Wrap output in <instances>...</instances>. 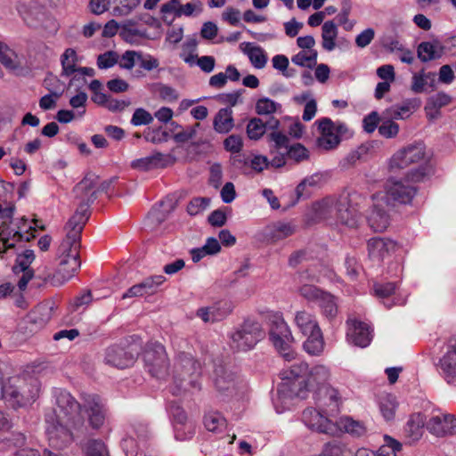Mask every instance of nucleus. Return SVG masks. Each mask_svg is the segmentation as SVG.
Returning <instances> with one entry per match:
<instances>
[{
	"label": "nucleus",
	"mask_w": 456,
	"mask_h": 456,
	"mask_svg": "<svg viewBox=\"0 0 456 456\" xmlns=\"http://www.w3.org/2000/svg\"><path fill=\"white\" fill-rule=\"evenodd\" d=\"M84 226L70 224L64 226L65 236L55 248V270L52 277L53 286H61L69 281L80 269L81 233Z\"/></svg>",
	"instance_id": "1"
},
{
	"label": "nucleus",
	"mask_w": 456,
	"mask_h": 456,
	"mask_svg": "<svg viewBox=\"0 0 456 456\" xmlns=\"http://www.w3.org/2000/svg\"><path fill=\"white\" fill-rule=\"evenodd\" d=\"M330 376V370L324 365L314 366L309 370L307 363L300 362L282 370V382L278 391L305 399L310 392L326 385Z\"/></svg>",
	"instance_id": "2"
},
{
	"label": "nucleus",
	"mask_w": 456,
	"mask_h": 456,
	"mask_svg": "<svg viewBox=\"0 0 456 456\" xmlns=\"http://www.w3.org/2000/svg\"><path fill=\"white\" fill-rule=\"evenodd\" d=\"M173 383L170 391L175 395L185 392L199 390L200 363L190 353L179 352L175 357L173 366Z\"/></svg>",
	"instance_id": "3"
},
{
	"label": "nucleus",
	"mask_w": 456,
	"mask_h": 456,
	"mask_svg": "<svg viewBox=\"0 0 456 456\" xmlns=\"http://www.w3.org/2000/svg\"><path fill=\"white\" fill-rule=\"evenodd\" d=\"M427 168L419 167L409 171L403 179H389L386 183V200L387 203L409 204L416 194L417 189L411 183L422 181Z\"/></svg>",
	"instance_id": "4"
},
{
	"label": "nucleus",
	"mask_w": 456,
	"mask_h": 456,
	"mask_svg": "<svg viewBox=\"0 0 456 456\" xmlns=\"http://www.w3.org/2000/svg\"><path fill=\"white\" fill-rule=\"evenodd\" d=\"M97 180L98 176L96 175L88 173L84 179L74 187L73 192L75 198L79 202L76 212L67 223L85 226L90 216L89 207L96 199V190L94 187L97 183Z\"/></svg>",
	"instance_id": "5"
},
{
	"label": "nucleus",
	"mask_w": 456,
	"mask_h": 456,
	"mask_svg": "<svg viewBox=\"0 0 456 456\" xmlns=\"http://www.w3.org/2000/svg\"><path fill=\"white\" fill-rule=\"evenodd\" d=\"M269 322V338L273 346L286 361L293 360L296 353L291 349L293 337L289 325L280 314L272 315Z\"/></svg>",
	"instance_id": "6"
},
{
	"label": "nucleus",
	"mask_w": 456,
	"mask_h": 456,
	"mask_svg": "<svg viewBox=\"0 0 456 456\" xmlns=\"http://www.w3.org/2000/svg\"><path fill=\"white\" fill-rule=\"evenodd\" d=\"M362 196L355 191L341 194L336 204L338 222L350 229H356L362 222Z\"/></svg>",
	"instance_id": "7"
},
{
	"label": "nucleus",
	"mask_w": 456,
	"mask_h": 456,
	"mask_svg": "<svg viewBox=\"0 0 456 456\" xmlns=\"http://www.w3.org/2000/svg\"><path fill=\"white\" fill-rule=\"evenodd\" d=\"M263 338L260 324L247 320L230 334V347L236 352H247L253 349Z\"/></svg>",
	"instance_id": "8"
},
{
	"label": "nucleus",
	"mask_w": 456,
	"mask_h": 456,
	"mask_svg": "<svg viewBox=\"0 0 456 456\" xmlns=\"http://www.w3.org/2000/svg\"><path fill=\"white\" fill-rule=\"evenodd\" d=\"M46 436L50 446L55 449L62 450L73 441V434L68 428L72 421L54 419L53 415H47Z\"/></svg>",
	"instance_id": "9"
},
{
	"label": "nucleus",
	"mask_w": 456,
	"mask_h": 456,
	"mask_svg": "<svg viewBox=\"0 0 456 456\" xmlns=\"http://www.w3.org/2000/svg\"><path fill=\"white\" fill-rule=\"evenodd\" d=\"M426 161V148L422 142H414L396 151L389 161L392 171L403 169L412 164Z\"/></svg>",
	"instance_id": "10"
},
{
	"label": "nucleus",
	"mask_w": 456,
	"mask_h": 456,
	"mask_svg": "<svg viewBox=\"0 0 456 456\" xmlns=\"http://www.w3.org/2000/svg\"><path fill=\"white\" fill-rule=\"evenodd\" d=\"M143 361L148 372L157 379H163L167 374L168 358L161 344L149 346L143 353Z\"/></svg>",
	"instance_id": "11"
},
{
	"label": "nucleus",
	"mask_w": 456,
	"mask_h": 456,
	"mask_svg": "<svg viewBox=\"0 0 456 456\" xmlns=\"http://www.w3.org/2000/svg\"><path fill=\"white\" fill-rule=\"evenodd\" d=\"M12 272L15 275L22 274L17 283V289H14L12 294L13 304L16 307L26 309L28 304L23 292L28 283V249L17 256Z\"/></svg>",
	"instance_id": "12"
},
{
	"label": "nucleus",
	"mask_w": 456,
	"mask_h": 456,
	"mask_svg": "<svg viewBox=\"0 0 456 456\" xmlns=\"http://www.w3.org/2000/svg\"><path fill=\"white\" fill-rule=\"evenodd\" d=\"M54 397L56 408L51 415H53L54 419H57L73 421L78 414L80 404L69 392L63 389H56Z\"/></svg>",
	"instance_id": "13"
},
{
	"label": "nucleus",
	"mask_w": 456,
	"mask_h": 456,
	"mask_svg": "<svg viewBox=\"0 0 456 456\" xmlns=\"http://www.w3.org/2000/svg\"><path fill=\"white\" fill-rule=\"evenodd\" d=\"M437 367L445 382L456 387V337L448 340Z\"/></svg>",
	"instance_id": "14"
},
{
	"label": "nucleus",
	"mask_w": 456,
	"mask_h": 456,
	"mask_svg": "<svg viewBox=\"0 0 456 456\" xmlns=\"http://www.w3.org/2000/svg\"><path fill=\"white\" fill-rule=\"evenodd\" d=\"M302 420L309 429L318 433L334 435L338 431L336 424L321 411L314 408L304 410Z\"/></svg>",
	"instance_id": "15"
},
{
	"label": "nucleus",
	"mask_w": 456,
	"mask_h": 456,
	"mask_svg": "<svg viewBox=\"0 0 456 456\" xmlns=\"http://www.w3.org/2000/svg\"><path fill=\"white\" fill-rule=\"evenodd\" d=\"M203 11V4L200 0H191L182 4L180 0H169L162 4L160 12L167 20V14H173L175 18L197 16Z\"/></svg>",
	"instance_id": "16"
},
{
	"label": "nucleus",
	"mask_w": 456,
	"mask_h": 456,
	"mask_svg": "<svg viewBox=\"0 0 456 456\" xmlns=\"http://www.w3.org/2000/svg\"><path fill=\"white\" fill-rule=\"evenodd\" d=\"M176 158L172 154L155 152L151 156L134 159L131 167L139 171H150L156 168H165L175 163Z\"/></svg>",
	"instance_id": "17"
},
{
	"label": "nucleus",
	"mask_w": 456,
	"mask_h": 456,
	"mask_svg": "<svg viewBox=\"0 0 456 456\" xmlns=\"http://www.w3.org/2000/svg\"><path fill=\"white\" fill-rule=\"evenodd\" d=\"M45 223L34 216L30 218V245L36 247L39 253H47L53 243V237L51 234L44 233L41 232L45 231Z\"/></svg>",
	"instance_id": "18"
},
{
	"label": "nucleus",
	"mask_w": 456,
	"mask_h": 456,
	"mask_svg": "<svg viewBox=\"0 0 456 456\" xmlns=\"http://www.w3.org/2000/svg\"><path fill=\"white\" fill-rule=\"evenodd\" d=\"M315 124L318 125L321 133L317 139L318 147L325 151L335 149L340 143V138L335 133V123L330 118H322Z\"/></svg>",
	"instance_id": "19"
},
{
	"label": "nucleus",
	"mask_w": 456,
	"mask_h": 456,
	"mask_svg": "<svg viewBox=\"0 0 456 456\" xmlns=\"http://www.w3.org/2000/svg\"><path fill=\"white\" fill-rule=\"evenodd\" d=\"M135 359L136 354L117 345L108 347L104 355V362L107 364L119 369L131 367Z\"/></svg>",
	"instance_id": "20"
},
{
	"label": "nucleus",
	"mask_w": 456,
	"mask_h": 456,
	"mask_svg": "<svg viewBox=\"0 0 456 456\" xmlns=\"http://www.w3.org/2000/svg\"><path fill=\"white\" fill-rule=\"evenodd\" d=\"M84 407L88 414L90 425L94 428H101L106 416V409L102 399L96 395H86L84 397Z\"/></svg>",
	"instance_id": "21"
},
{
	"label": "nucleus",
	"mask_w": 456,
	"mask_h": 456,
	"mask_svg": "<svg viewBox=\"0 0 456 456\" xmlns=\"http://www.w3.org/2000/svg\"><path fill=\"white\" fill-rule=\"evenodd\" d=\"M427 429L436 436L456 433V419L450 414L433 416L427 423Z\"/></svg>",
	"instance_id": "22"
},
{
	"label": "nucleus",
	"mask_w": 456,
	"mask_h": 456,
	"mask_svg": "<svg viewBox=\"0 0 456 456\" xmlns=\"http://www.w3.org/2000/svg\"><path fill=\"white\" fill-rule=\"evenodd\" d=\"M29 257L30 265L33 264V266L30 267V281H32V286L41 288L47 281L52 283L53 273H51L48 265L42 261H37V255L34 250L30 249Z\"/></svg>",
	"instance_id": "23"
},
{
	"label": "nucleus",
	"mask_w": 456,
	"mask_h": 456,
	"mask_svg": "<svg viewBox=\"0 0 456 456\" xmlns=\"http://www.w3.org/2000/svg\"><path fill=\"white\" fill-rule=\"evenodd\" d=\"M347 333L348 339L355 346L366 347L370 340V332L367 324L357 321H347Z\"/></svg>",
	"instance_id": "24"
},
{
	"label": "nucleus",
	"mask_w": 456,
	"mask_h": 456,
	"mask_svg": "<svg viewBox=\"0 0 456 456\" xmlns=\"http://www.w3.org/2000/svg\"><path fill=\"white\" fill-rule=\"evenodd\" d=\"M452 96L444 92H438L428 98L425 105L426 116L430 121L438 119L441 117L440 109L452 102Z\"/></svg>",
	"instance_id": "25"
},
{
	"label": "nucleus",
	"mask_w": 456,
	"mask_h": 456,
	"mask_svg": "<svg viewBox=\"0 0 456 456\" xmlns=\"http://www.w3.org/2000/svg\"><path fill=\"white\" fill-rule=\"evenodd\" d=\"M370 256L378 260L383 259L390 252L395 251L397 245L388 239L372 238L367 243Z\"/></svg>",
	"instance_id": "26"
},
{
	"label": "nucleus",
	"mask_w": 456,
	"mask_h": 456,
	"mask_svg": "<svg viewBox=\"0 0 456 456\" xmlns=\"http://www.w3.org/2000/svg\"><path fill=\"white\" fill-rule=\"evenodd\" d=\"M419 106V99H407L400 104L387 109L384 114L387 118L404 119L409 118Z\"/></svg>",
	"instance_id": "27"
},
{
	"label": "nucleus",
	"mask_w": 456,
	"mask_h": 456,
	"mask_svg": "<svg viewBox=\"0 0 456 456\" xmlns=\"http://www.w3.org/2000/svg\"><path fill=\"white\" fill-rule=\"evenodd\" d=\"M296 232V226L288 222H276L273 223L265 229V237L272 242H276L284 240Z\"/></svg>",
	"instance_id": "28"
},
{
	"label": "nucleus",
	"mask_w": 456,
	"mask_h": 456,
	"mask_svg": "<svg viewBox=\"0 0 456 456\" xmlns=\"http://www.w3.org/2000/svg\"><path fill=\"white\" fill-rule=\"evenodd\" d=\"M367 220L370 227L376 232L386 231L390 224V216L380 203L374 204Z\"/></svg>",
	"instance_id": "29"
},
{
	"label": "nucleus",
	"mask_w": 456,
	"mask_h": 456,
	"mask_svg": "<svg viewBox=\"0 0 456 456\" xmlns=\"http://www.w3.org/2000/svg\"><path fill=\"white\" fill-rule=\"evenodd\" d=\"M444 51L443 44L437 40L421 42L417 48L418 58L422 62H428L439 59Z\"/></svg>",
	"instance_id": "30"
},
{
	"label": "nucleus",
	"mask_w": 456,
	"mask_h": 456,
	"mask_svg": "<svg viewBox=\"0 0 456 456\" xmlns=\"http://www.w3.org/2000/svg\"><path fill=\"white\" fill-rule=\"evenodd\" d=\"M294 322L304 336L321 330L316 316L306 310L297 311Z\"/></svg>",
	"instance_id": "31"
},
{
	"label": "nucleus",
	"mask_w": 456,
	"mask_h": 456,
	"mask_svg": "<svg viewBox=\"0 0 456 456\" xmlns=\"http://www.w3.org/2000/svg\"><path fill=\"white\" fill-rule=\"evenodd\" d=\"M375 295L383 299V304L391 308L395 305H403L404 301L395 295L396 284L394 282L377 283L373 287Z\"/></svg>",
	"instance_id": "32"
},
{
	"label": "nucleus",
	"mask_w": 456,
	"mask_h": 456,
	"mask_svg": "<svg viewBox=\"0 0 456 456\" xmlns=\"http://www.w3.org/2000/svg\"><path fill=\"white\" fill-rule=\"evenodd\" d=\"M425 417L421 413H413L410 416L404 427V436L410 443L419 441L425 427Z\"/></svg>",
	"instance_id": "33"
},
{
	"label": "nucleus",
	"mask_w": 456,
	"mask_h": 456,
	"mask_svg": "<svg viewBox=\"0 0 456 456\" xmlns=\"http://www.w3.org/2000/svg\"><path fill=\"white\" fill-rule=\"evenodd\" d=\"M0 61L15 75L21 73V60L20 57L8 45L0 42Z\"/></svg>",
	"instance_id": "34"
},
{
	"label": "nucleus",
	"mask_w": 456,
	"mask_h": 456,
	"mask_svg": "<svg viewBox=\"0 0 456 456\" xmlns=\"http://www.w3.org/2000/svg\"><path fill=\"white\" fill-rule=\"evenodd\" d=\"M229 313L230 311L224 308L221 303H216L209 306L199 308L196 315L204 322H215L225 318Z\"/></svg>",
	"instance_id": "35"
},
{
	"label": "nucleus",
	"mask_w": 456,
	"mask_h": 456,
	"mask_svg": "<svg viewBox=\"0 0 456 456\" xmlns=\"http://www.w3.org/2000/svg\"><path fill=\"white\" fill-rule=\"evenodd\" d=\"M232 113V110L229 107L218 110L213 121V126L216 132L227 134L233 128L234 120Z\"/></svg>",
	"instance_id": "36"
},
{
	"label": "nucleus",
	"mask_w": 456,
	"mask_h": 456,
	"mask_svg": "<svg viewBox=\"0 0 456 456\" xmlns=\"http://www.w3.org/2000/svg\"><path fill=\"white\" fill-rule=\"evenodd\" d=\"M53 311V303L50 301L38 304L30 315V324L40 329L44 327L46 322L51 319Z\"/></svg>",
	"instance_id": "37"
},
{
	"label": "nucleus",
	"mask_w": 456,
	"mask_h": 456,
	"mask_svg": "<svg viewBox=\"0 0 456 456\" xmlns=\"http://www.w3.org/2000/svg\"><path fill=\"white\" fill-rule=\"evenodd\" d=\"M338 34L337 25L332 20L325 21L322 27V45L328 52H331L336 47V38Z\"/></svg>",
	"instance_id": "38"
},
{
	"label": "nucleus",
	"mask_w": 456,
	"mask_h": 456,
	"mask_svg": "<svg viewBox=\"0 0 456 456\" xmlns=\"http://www.w3.org/2000/svg\"><path fill=\"white\" fill-rule=\"evenodd\" d=\"M243 52L248 55L250 63L256 69H263L267 63V55L260 46H255L251 43L245 44Z\"/></svg>",
	"instance_id": "39"
},
{
	"label": "nucleus",
	"mask_w": 456,
	"mask_h": 456,
	"mask_svg": "<svg viewBox=\"0 0 456 456\" xmlns=\"http://www.w3.org/2000/svg\"><path fill=\"white\" fill-rule=\"evenodd\" d=\"M307 338L303 344L305 351L311 355H319L324 348L322 330L305 335Z\"/></svg>",
	"instance_id": "40"
},
{
	"label": "nucleus",
	"mask_w": 456,
	"mask_h": 456,
	"mask_svg": "<svg viewBox=\"0 0 456 456\" xmlns=\"http://www.w3.org/2000/svg\"><path fill=\"white\" fill-rule=\"evenodd\" d=\"M204 425L210 432H222L226 428V419L217 411H211L205 415Z\"/></svg>",
	"instance_id": "41"
},
{
	"label": "nucleus",
	"mask_w": 456,
	"mask_h": 456,
	"mask_svg": "<svg viewBox=\"0 0 456 456\" xmlns=\"http://www.w3.org/2000/svg\"><path fill=\"white\" fill-rule=\"evenodd\" d=\"M77 55L74 49L68 48L65 50L61 58L62 67V76L69 77L77 71L76 63Z\"/></svg>",
	"instance_id": "42"
},
{
	"label": "nucleus",
	"mask_w": 456,
	"mask_h": 456,
	"mask_svg": "<svg viewBox=\"0 0 456 456\" xmlns=\"http://www.w3.org/2000/svg\"><path fill=\"white\" fill-rule=\"evenodd\" d=\"M318 305L324 316L329 319L334 318L338 314V304L334 296L325 292L318 302Z\"/></svg>",
	"instance_id": "43"
},
{
	"label": "nucleus",
	"mask_w": 456,
	"mask_h": 456,
	"mask_svg": "<svg viewBox=\"0 0 456 456\" xmlns=\"http://www.w3.org/2000/svg\"><path fill=\"white\" fill-rule=\"evenodd\" d=\"M93 301V295L90 289L83 290L76 296L69 304L70 312H84Z\"/></svg>",
	"instance_id": "44"
},
{
	"label": "nucleus",
	"mask_w": 456,
	"mask_h": 456,
	"mask_svg": "<svg viewBox=\"0 0 456 456\" xmlns=\"http://www.w3.org/2000/svg\"><path fill=\"white\" fill-rule=\"evenodd\" d=\"M85 456H110L106 444L100 439H90L83 446Z\"/></svg>",
	"instance_id": "45"
},
{
	"label": "nucleus",
	"mask_w": 456,
	"mask_h": 456,
	"mask_svg": "<svg viewBox=\"0 0 456 456\" xmlns=\"http://www.w3.org/2000/svg\"><path fill=\"white\" fill-rule=\"evenodd\" d=\"M396 407L395 397L392 395H386L380 397L379 410L386 420L389 421L395 418Z\"/></svg>",
	"instance_id": "46"
},
{
	"label": "nucleus",
	"mask_w": 456,
	"mask_h": 456,
	"mask_svg": "<svg viewBox=\"0 0 456 456\" xmlns=\"http://www.w3.org/2000/svg\"><path fill=\"white\" fill-rule=\"evenodd\" d=\"M114 16H126L140 4V0H110Z\"/></svg>",
	"instance_id": "47"
},
{
	"label": "nucleus",
	"mask_w": 456,
	"mask_h": 456,
	"mask_svg": "<svg viewBox=\"0 0 456 456\" xmlns=\"http://www.w3.org/2000/svg\"><path fill=\"white\" fill-rule=\"evenodd\" d=\"M143 138L146 142L159 144L168 141L169 134L162 126L147 127L143 132Z\"/></svg>",
	"instance_id": "48"
},
{
	"label": "nucleus",
	"mask_w": 456,
	"mask_h": 456,
	"mask_svg": "<svg viewBox=\"0 0 456 456\" xmlns=\"http://www.w3.org/2000/svg\"><path fill=\"white\" fill-rule=\"evenodd\" d=\"M291 61L300 67L313 68L317 62V51H300L291 59Z\"/></svg>",
	"instance_id": "49"
},
{
	"label": "nucleus",
	"mask_w": 456,
	"mask_h": 456,
	"mask_svg": "<svg viewBox=\"0 0 456 456\" xmlns=\"http://www.w3.org/2000/svg\"><path fill=\"white\" fill-rule=\"evenodd\" d=\"M215 386L219 392H225L234 389V378L232 373H227L224 370H216Z\"/></svg>",
	"instance_id": "50"
},
{
	"label": "nucleus",
	"mask_w": 456,
	"mask_h": 456,
	"mask_svg": "<svg viewBox=\"0 0 456 456\" xmlns=\"http://www.w3.org/2000/svg\"><path fill=\"white\" fill-rule=\"evenodd\" d=\"M339 424L346 432L353 436H361L366 432V428L362 422L354 420L350 417L341 418Z\"/></svg>",
	"instance_id": "51"
},
{
	"label": "nucleus",
	"mask_w": 456,
	"mask_h": 456,
	"mask_svg": "<svg viewBox=\"0 0 456 456\" xmlns=\"http://www.w3.org/2000/svg\"><path fill=\"white\" fill-rule=\"evenodd\" d=\"M281 108V105L270 98L263 97L256 103V112L258 115H271Z\"/></svg>",
	"instance_id": "52"
},
{
	"label": "nucleus",
	"mask_w": 456,
	"mask_h": 456,
	"mask_svg": "<svg viewBox=\"0 0 456 456\" xmlns=\"http://www.w3.org/2000/svg\"><path fill=\"white\" fill-rule=\"evenodd\" d=\"M175 437L179 441H185L192 438L195 434V424L191 422H186L179 424H174Z\"/></svg>",
	"instance_id": "53"
},
{
	"label": "nucleus",
	"mask_w": 456,
	"mask_h": 456,
	"mask_svg": "<svg viewBox=\"0 0 456 456\" xmlns=\"http://www.w3.org/2000/svg\"><path fill=\"white\" fill-rule=\"evenodd\" d=\"M384 440L385 443L379 447L377 456H396L402 449V444L388 436H385Z\"/></svg>",
	"instance_id": "54"
},
{
	"label": "nucleus",
	"mask_w": 456,
	"mask_h": 456,
	"mask_svg": "<svg viewBox=\"0 0 456 456\" xmlns=\"http://www.w3.org/2000/svg\"><path fill=\"white\" fill-rule=\"evenodd\" d=\"M299 295L308 302L318 303L325 291L314 285L304 284L298 289Z\"/></svg>",
	"instance_id": "55"
},
{
	"label": "nucleus",
	"mask_w": 456,
	"mask_h": 456,
	"mask_svg": "<svg viewBox=\"0 0 456 456\" xmlns=\"http://www.w3.org/2000/svg\"><path fill=\"white\" fill-rule=\"evenodd\" d=\"M119 35L125 41L132 43L137 37H143L145 32L138 29L133 22L128 21L121 26Z\"/></svg>",
	"instance_id": "56"
},
{
	"label": "nucleus",
	"mask_w": 456,
	"mask_h": 456,
	"mask_svg": "<svg viewBox=\"0 0 456 456\" xmlns=\"http://www.w3.org/2000/svg\"><path fill=\"white\" fill-rule=\"evenodd\" d=\"M265 133L264 121L261 118H254L247 125V134L251 140L260 139Z\"/></svg>",
	"instance_id": "57"
},
{
	"label": "nucleus",
	"mask_w": 456,
	"mask_h": 456,
	"mask_svg": "<svg viewBox=\"0 0 456 456\" xmlns=\"http://www.w3.org/2000/svg\"><path fill=\"white\" fill-rule=\"evenodd\" d=\"M152 87L163 101L173 102H175L179 97L177 91L172 86L164 85L162 83H156L152 85Z\"/></svg>",
	"instance_id": "58"
},
{
	"label": "nucleus",
	"mask_w": 456,
	"mask_h": 456,
	"mask_svg": "<svg viewBox=\"0 0 456 456\" xmlns=\"http://www.w3.org/2000/svg\"><path fill=\"white\" fill-rule=\"evenodd\" d=\"M270 142H273L272 152L274 151H284L285 152L289 148V137L281 131H273L268 134Z\"/></svg>",
	"instance_id": "59"
},
{
	"label": "nucleus",
	"mask_w": 456,
	"mask_h": 456,
	"mask_svg": "<svg viewBox=\"0 0 456 456\" xmlns=\"http://www.w3.org/2000/svg\"><path fill=\"white\" fill-rule=\"evenodd\" d=\"M165 281L166 277L163 275H153L145 278L140 283L146 295H153L158 291L159 287L163 284Z\"/></svg>",
	"instance_id": "60"
},
{
	"label": "nucleus",
	"mask_w": 456,
	"mask_h": 456,
	"mask_svg": "<svg viewBox=\"0 0 456 456\" xmlns=\"http://www.w3.org/2000/svg\"><path fill=\"white\" fill-rule=\"evenodd\" d=\"M210 204V199L206 197L193 198L187 205V212L190 216H197L205 211Z\"/></svg>",
	"instance_id": "61"
},
{
	"label": "nucleus",
	"mask_w": 456,
	"mask_h": 456,
	"mask_svg": "<svg viewBox=\"0 0 456 456\" xmlns=\"http://www.w3.org/2000/svg\"><path fill=\"white\" fill-rule=\"evenodd\" d=\"M45 87L55 97H61L64 92V84L55 76L50 74L44 80Z\"/></svg>",
	"instance_id": "62"
},
{
	"label": "nucleus",
	"mask_w": 456,
	"mask_h": 456,
	"mask_svg": "<svg viewBox=\"0 0 456 456\" xmlns=\"http://www.w3.org/2000/svg\"><path fill=\"white\" fill-rule=\"evenodd\" d=\"M154 117L145 109L137 108L133 113L130 120L131 124L134 126H146L152 123Z\"/></svg>",
	"instance_id": "63"
},
{
	"label": "nucleus",
	"mask_w": 456,
	"mask_h": 456,
	"mask_svg": "<svg viewBox=\"0 0 456 456\" xmlns=\"http://www.w3.org/2000/svg\"><path fill=\"white\" fill-rule=\"evenodd\" d=\"M352 4L349 0H343L341 4V11L337 16V20L346 30H351L354 27V22L349 21L348 17L351 12Z\"/></svg>",
	"instance_id": "64"
}]
</instances>
